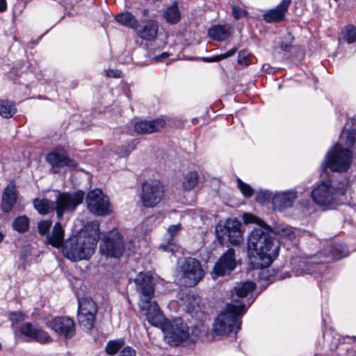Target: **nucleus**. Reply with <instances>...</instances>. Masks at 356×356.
I'll list each match as a JSON object with an SVG mask.
<instances>
[{
    "instance_id": "09e8293b",
    "label": "nucleus",
    "mask_w": 356,
    "mask_h": 356,
    "mask_svg": "<svg viewBox=\"0 0 356 356\" xmlns=\"http://www.w3.org/2000/svg\"><path fill=\"white\" fill-rule=\"evenodd\" d=\"M118 356H136V351L131 347L127 346L120 352Z\"/></svg>"
},
{
    "instance_id": "39448f33",
    "label": "nucleus",
    "mask_w": 356,
    "mask_h": 356,
    "mask_svg": "<svg viewBox=\"0 0 356 356\" xmlns=\"http://www.w3.org/2000/svg\"><path fill=\"white\" fill-rule=\"evenodd\" d=\"M136 290L139 294L138 307L142 312H144L146 318L150 313L154 314V306L157 310H161L156 302L152 301L154 294V286L152 283V278L147 273H140L134 280Z\"/></svg>"
},
{
    "instance_id": "f8f14e48",
    "label": "nucleus",
    "mask_w": 356,
    "mask_h": 356,
    "mask_svg": "<svg viewBox=\"0 0 356 356\" xmlns=\"http://www.w3.org/2000/svg\"><path fill=\"white\" fill-rule=\"evenodd\" d=\"M256 284L254 281H245L236 284L231 291V302L229 304L246 305L250 299L254 301L256 296H253Z\"/></svg>"
},
{
    "instance_id": "412c9836",
    "label": "nucleus",
    "mask_w": 356,
    "mask_h": 356,
    "mask_svg": "<svg viewBox=\"0 0 356 356\" xmlns=\"http://www.w3.org/2000/svg\"><path fill=\"white\" fill-rule=\"evenodd\" d=\"M165 124L163 118L152 120H141L135 123L134 129L138 134H149L159 131Z\"/></svg>"
},
{
    "instance_id": "f257e3e1",
    "label": "nucleus",
    "mask_w": 356,
    "mask_h": 356,
    "mask_svg": "<svg viewBox=\"0 0 356 356\" xmlns=\"http://www.w3.org/2000/svg\"><path fill=\"white\" fill-rule=\"evenodd\" d=\"M254 228L250 234L248 241V256L252 269L248 272L251 276L267 280L268 267L278 257L280 244L279 241L270 236L261 225Z\"/></svg>"
},
{
    "instance_id": "052dcab7",
    "label": "nucleus",
    "mask_w": 356,
    "mask_h": 356,
    "mask_svg": "<svg viewBox=\"0 0 356 356\" xmlns=\"http://www.w3.org/2000/svg\"><path fill=\"white\" fill-rule=\"evenodd\" d=\"M142 14H143V15L144 17L147 16V15H149V10H148V9H146V8L143 9V10H142Z\"/></svg>"
},
{
    "instance_id": "2f4dec72",
    "label": "nucleus",
    "mask_w": 356,
    "mask_h": 356,
    "mask_svg": "<svg viewBox=\"0 0 356 356\" xmlns=\"http://www.w3.org/2000/svg\"><path fill=\"white\" fill-rule=\"evenodd\" d=\"M52 194L49 195V197H55L56 200H83L85 193L82 191H79L72 196L70 193H61L57 191L50 192Z\"/></svg>"
},
{
    "instance_id": "dca6fc26",
    "label": "nucleus",
    "mask_w": 356,
    "mask_h": 356,
    "mask_svg": "<svg viewBox=\"0 0 356 356\" xmlns=\"http://www.w3.org/2000/svg\"><path fill=\"white\" fill-rule=\"evenodd\" d=\"M166 188L159 180H148L142 186V200H159L165 197Z\"/></svg>"
},
{
    "instance_id": "cd10ccee",
    "label": "nucleus",
    "mask_w": 356,
    "mask_h": 356,
    "mask_svg": "<svg viewBox=\"0 0 356 356\" xmlns=\"http://www.w3.org/2000/svg\"><path fill=\"white\" fill-rule=\"evenodd\" d=\"M199 174L195 170L188 172L184 175L181 181V188L185 191H191L194 189L199 181Z\"/></svg>"
},
{
    "instance_id": "79ce46f5",
    "label": "nucleus",
    "mask_w": 356,
    "mask_h": 356,
    "mask_svg": "<svg viewBox=\"0 0 356 356\" xmlns=\"http://www.w3.org/2000/svg\"><path fill=\"white\" fill-rule=\"evenodd\" d=\"M134 149V146L131 144L120 145L115 148V152L119 157H124L128 156Z\"/></svg>"
},
{
    "instance_id": "7ed1b4c3",
    "label": "nucleus",
    "mask_w": 356,
    "mask_h": 356,
    "mask_svg": "<svg viewBox=\"0 0 356 356\" xmlns=\"http://www.w3.org/2000/svg\"><path fill=\"white\" fill-rule=\"evenodd\" d=\"M99 238V222H88L66 241L63 250V254L72 261L88 259L94 254Z\"/></svg>"
},
{
    "instance_id": "6ab92c4d",
    "label": "nucleus",
    "mask_w": 356,
    "mask_h": 356,
    "mask_svg": "<svg viewBox=\"0 0 356 356\" xmlns=\"http://www.w3.org/2000/svg\"><path fill=\"white\" fill-rule=\"evenodd\" d=\"M298 193L295 189L276 192L274 194L268 190L260 189L256 193L255 200H293L298 197Z\"/></svg>"
},
{
    "instance_id": "20e7f679",
    "label": "nucleus",
    "mask_w": 356,
    "mask_h": 356,
    "mask_svg": "<svg viewBox=\"0 0 356 356\" xmlns=\"http://www.w3.org/2000/svg\"><path fill=\"white\" fill-rule=\"evenodd\" d=\"M252 304V299H250L245 305L227 303L213 321L212 339H215V337L218 336H235L241 329L242 316Z\"/></svg>"
},
{
    "instance_id": "5701e85b",
    "label": "nucleus",
    "mask_w": 356,
    "mask_h": 356,
    "mask_svg": "<svg viewBox=\"0 0 356 356\" xmlns=\"http://www.w3.org/2000/svg\"><path fill=\"white\" fill-rule=\"evenodd\" d=\"M143 26L138 31V35L145 40H154L156 38L159 31L158 22L154 19L142 21Z\"/></svg>"
},
{
    "instance_id": "a18cd8bd",
    "label": "nucleus",
    "mask_w": 356,
    "mask_h": 356,
    "mask_svg": "<svg viewBox=\"0 0 356 356\" xmlns=\"http://www.w3.org/2000/svg\"><path fill=\"white\" fill-rule=\"evenodd\" d=\"M341 248V245L339 244H334L331 245L330 252L327 255L326 257L330 258V259L337 260L342 258L343 256L341 254L337 253V251Z\"/></svg>"
},
{
    "instance_id": "680f3d73",
    "label": "nucleus",
    "mask_w": 356,
    "mask_h": 356,
    "mask_svg": "<svg viewBox=\"0 0 356 356\" xmlns=\"http://www.w3.org/2000/svg\"><path fill=\"white\" fill-rule=\"evenodd\" d=\"M135 247H136V245H135V244H134V245H133V248H129V247H128V250H129L131 252H134V251H135Z\"/></svg>"
},
{
    "instance_id": "603ef678",
    "label": "nucleus",
    "mask_w": 356,
    "mask_h": 356,
    "mask_svg": "<svg viewBox=\"0 0 356 356\" xmlns=\"http://www.w3.org/2000/svg\"><path fill=\"white\" fill-rule=\"evenodd\" d=\"M122 72L118 70H108L106 71V75L115 78H119L121 76Z\"/></svg>"
},
{
    "instance_id": "0eeeda50",
    "label": "nucleus",
    "mask_w": 356,
    "mask_h": 356,
    "mask_svg": "<svg viewBox=\"0 0 356 356\" xmlns=\"http://www.w3.org/2000/svg\"><path fill=\"white\" fill-rule=\"evenodd\" d=\"M216 234L221 242L227 238L229 243L234 245H239L243 241L242 225L236 218H228L219 222L216 227Z\"/></svg>"
},
{
    "instance_id": "72a5a7b5",
    "label": "nucleus",
    "mask_w": 356,
    "mask_h": 356,
    "mask_svg": "<svg viewBox=\"0 0 356 356\" xmlns=\"http://www.w3.org/2000/svg\"><path fill=\"white\" fill-rule=\"evenodd\" d=\"M17 109L15 105L8 101L0 100V115L6 118L13 116Z\"/></svg>"
},
{
    "instance_id": "7c9ffc66",
    "label": "nucleus",
    "mask_w": 356,
    "mask_h": 356,
    "mask_svg": "<svg viewBox=\"0 0 356 356\" xmlns=\"http://www.w3.org/2000/svg\"><path fill=\"white\" fill-rule=\"evenodd\" d=\"M179 230V225H172L168 228V232L170 234V238L168 241V243L166 244L162 243L160 245V248L162 250H163L164 251H170L172 253H175V252L177 251V248L173 239V236L175 235Z\"/></svg>"
},
{
    "instance_id": "a211bd4d",
    "label": "nucleus",
    "mask_w": 356,
    "mask_h": 356,
    "mask_svg": "<svg viewBox=\"0 0 356 356\" xmlns=\"http://www.w3.org/2000/svg\"><path fill=\"white\" fill-rule=\"evenodd\" d=\"M80 202H33L34 207L42 215L47 214L56 209L58 218L63 216V212L67 209L69 203H74L73 209Z\"/></svg>"
},
{
    "instance_id": "e433bc0d",
    "label": "nucleus",
    "mask_w": 356,
    "mask_h": 356,
    "mask_svg": "<svg viewBox=\"0 0 356 356\" xmlns=\"http://www.w3.org/2000/svg\"><path fill=\"white\" fill-rule=\"evenodd\" d=\"M237 186L243 196L246 198H250L254 193V189L248 184L244 183L241 179H236Z\"/></svg>"
},
{
    "instance_id": "9d476101",
    "label": "nucleus",
    "mask_w": 356,
    "mask_h": 356,
    "mask_svg": "<svg viewBox=\"0 0 356 356\" xmlns=\"http://www.w3.org/2000/svg\"><path fill=\"white\" fill-rule=\"evenodd\" d=\"M242 218L245 224L253 223L257 225H261V227H264L266 232H270L282 238L291 241H293L296 239V234L295 231L287 225H276L272 228L262 220L249 213H244Z\"/></svg>"
},
{
    "instance_id": "4c0bfd02",
    "label": "nucleus",
    "mask_w": 356,
    "mask_h": 356,
    "mask_svg": "<svg viewBox=\"0 0 356 356\" xmlns=\"http://www.w3.org/2000/svg\"><path fill=\"white\" fill-rule=\"evenodd\" d=\"M346 137L345 144L347 146H352L356 140V130L355 129H344L342 131L341 138Z\"/></svg>"
},
{
    "instance_id": "69168bd1",
    "label": "nucleus",
    "mask_w": 356,
    "mask_h": 356,
    "mask_svg": "<svg viewBox=\"0 0 356 356\" xmlns=\"http://www.w3.org/2000/svg\"><path fill=\"white\" fill-rule=\"evenodd\" d=\"M296 262V259H293V264H295Z\"/></svg>"
},
{
    "instance_id": "e2e57ef3",
    "label": "nucleus",
    "mask_w": 356,
    "mask_h": 356,
    "mask_svg": "<svg viewBox=\"0 0 356 356\" xmlns=\"http://www.w3.org/2000/svg\"><path fill=\"white\" fill-rule=\"evenodd\" d=\"M3 235L1 232H0V243L3 241Z\"/></svg>"
},
{
    "instance_id": "5fc2aeb1",
    "label": "nucleus",
    "mask_w": 356,
    "mask_h": 356,
    "mask_svg": "<svg viewBox=\"0 0 356 356\" xmlns=\"http://www.w3.org/2000/svg\"><path fill=\"white\" fill-rule=\"evenodd\" d=\"M169 56L170 54L168 52H163L157 56H155L154 57V60L155 61H162L166 59Z\"/></svg>"
},
{
    "instance_id": "6e6d98bb",
    "label": "nucleus",
    "mask_w": 356,
    "mask_h": 356,
    "mask_svg": "<svg viewBox=\"0 0 356 356\" xmlns=\"http://www.w3.org/2000/svg\"><path fill=\"white\" fill-rule=\"evenodd\" d=\"M300 266H301V264H299L297 268L293 267V268H294L293 273L296 276L302 275L304 274L307 273L303 268H300Z\"/></svg>"
},
{
    "instance_id": "2eb2a0df",
    "label": "nucleus",
    "mask_w": 356,
    "mask_h": 356,
    "mask_svg": "<svg viewBox=\"0 0 356 356\" xmlns=\"http://www.w3.org/2000/svg\"><path fill=\"white\" fill-rule=\"evenodd\" d=\"M47 326L65 339L72 337L75 332L73 320L67 316H58L47 322Z\"/></svg>"
},
{
    "instance_id": "c03bdc74",
    "label": "nucleus",
    "mask_w": 356,
    "mask_h": 356,
    "mask_svg": "<svg viewBox=\"0 0 356 356\" xmlns=\"http://www.w3.org/2000/svg\"><path fill=\"white\" fill-rule=\"evenodd\" d=\"M301 207H303V213L305 215L311 214V209H313L316 205L323 206L325 202H301Z\"/></svg>"
},
{
    "instance_id": "c85d7f7f",
    "label": "nucleus",
    "mask_w": 356,
    "mask_h": 356,
    "mask_svg": "<svg viewBox=\"0 0 356 356\" xmlns=\"http://www.w3.org/2000/svg\"><path fill=\"white\" fill-rule=\"evenodd\" d=\"M163 17L168 23L172 24H177L180 21L181 13L176 2L165 10Z\"/></svg>"
},
{
    "instance_id": "0e129e2a",
    "label": "nucleus",
    "mask_w": 356,
    "mask_h": 356,
    "mask_svg": "<svg viewBox=\"0 0 356 356\" xmlns=\"http://www.w3.org/2000/svg\"><path fill=\"white\" fill-rule=\"evenodd\" d=\"M290 277H291V275H287L286 276L284 277V278Z\"/></svg>"
},
{
    "instance_id": "423d86ee",
    "label": "nucleus",
    "mask_w": 356,
    "mask_h": 356,
    "mask_svg": "<svg viewBox=\"0 0 356 356\" xmlns=\"http://www.w3.org/2000/svg\"><path fill=\"white\" fill-rule=\"evenodd\" d=\"M351 152L343 147L340 144H336L326 154L321 164L323 170L330 168L332 171L345 172L350 167Z\"/></svg>"
},
{
    "instance_id": "473e14b6",
    "label": "nucleus",
    "mask_w": 356,
    "mask_h": 356,
    "mask_svg": "<svg viewBox=\"0 0 356 356\" xmlns=\"http://www.w3.org/2000/svg\"><path fill=\"white\" fill-rule=\"evenodd\" d=\"M29 227V219L26 216L17 217L13 222V228L19 233H24Z\"/></svg>"
},
{
    "instance_id": "c9c22d12",
    "label": "nucleus",
    "mask_w": 356,
    "mask_h": 356,
    "mask_svg": "<svg viewBox=\"0 0 356 356\" xmlns=\"http://www.w3.org/2000/svg\"><path fill=\"white\" fill-rule=\"evenodd\" d=\"M123 344V340L109 341L106 346L105 350L108 355H114L122 347Z\"/></svg>"
},
{
    "instance_id": "aec40b11",
    "label": "nucleus",
    "mask_w": 356,
    "mask_h": 356,
    "mask_svg": "<svg viewBox=\"0 0 356 356\" xmlns=\"http://www.w3.org/2000/svg\"><path fill=\"white\" fill-rule=\"evenodd\" d=\"M20 332L30 339L40 343H48L51 341V337L47 332L29 323L24 324L20 328Z\"/></svg>"
},
{
    "instance_id": "f3484780",
    "label": "nucleus",
    "mask_w": 356,
    "mask_h": 356,
    "mask_svg": "<svg viewBox=\"0 0 356 356\" xmlns=\"http://www.w3.org/2000/svg\"><path fill=\"white\" fill-rule=\"evenodd\" d=\"M236 266L235 251L228 249L218 260L213 267V274L216 277L223 276L230 273Z\"/></svg>"
},
{
    "instance_id": "f03ea898",
    "label": "nucleus",
    "mask_w": 356,
    "mask_h": 356,
    "mask_svg": "<svg viewBox=\"0 0 356 356\" xmlns=\"http://www.w3.org/2000/svg\"><path fill=\"white\" fill-rule=\"evenodd\" d=\"M154 308L156 307L154 306ZM147 321L163 331L166 341L171 346H177L184 341L193 343L198 340L201 334L198 327H188L180 318L169 321L157 309L154 310L153 316L150 313L147 314Z\"/></svg>"
},
{
    "instance_id": "1a4fd4ad",
    "label": "nucleus",
    "mask_w": 356,
    "mask_h": 356,
    "mask_svg": "<svg viewBox=\"0 0 356 356\" xmlns=\"http://www.w3.org/2000/svg\"><path fill=\"white\" fill-rule=\"evenodd\" d=\"M124 250L122 238L117 229L108 233L99 244L100 254L106 257L119 258Z\"/></svg>"
},
{
    "instance_id": "13d9d810",
    "label": "nucleus",
    "mask_w": 356,
    "mask_h": 356,
    "mask_svg": "<svg viewBox=\"0 0 356 356\" xmlns=\"http://www.w3.org/2000/svg\"><path fill=\"white\" fill-rule=\"evenodd\" d=\"M6 8V0H0V12L5 10Z\"/></svg>"
},
{
    "instance_id": "4d7b16f0",
    "label": "nucleus",
    "mask_w": 356,
    "mask_h": 356,
    "mask_svg": "<svg viewBox=\"0 0 356 356\" xmlns=\"http://www.w3.org/2000/svg\"><path fill=\"white\" fill-rule=\"evenodd\" d=\"M204 60H206L207 62H218L220 61V57L219 55H216L212 57L209 58H204Z\"/></svg>"
},
{
    "instance_id": "9b49d317",
    "label": "nucleus",
    "mask_w": 356,
    "mask_h": 356,
    "mask_svg": "<svg viewBox=\"0 0 356 356\" xmlns=\"http://www.w3.org/2000/svg\"><path fill=\"white\" fill-rule=\"evenodd\" d=\"M97 312L95 302L89 298L79 299L78 320L84 329L90 330L93 326V323Z\"/></svg>"
},
{
    "instance_id": "4be33fe9",
    "label": "nucleus",
    "mask_w": 356,
    "mask_h": 356,
    "mask_svg": "<svg viewBox=\"0 0 356 356\" xmlns=\"http://www.w3.org/2000/svg\"><path fill=\"white\" fill-rule=\"evenodd\" d=\"M47 161L54 167L76 168L77 163L74 160L70 159L65 152L54 151L47 155Z\"/></svg>"
},
{
    "instance_id": "a878e982",
    "label": "nucleus",
    "mask_w": 356,
    "mask_h": 356,
    "mask_svg": "<svg viewBox=\"0 0 356 356\" xmlns=\"http://www.w3.org/2000/svg\"><path fill=\"white\" fill-rule=\"evenodd\" d=\"M90 211L97 216H106L113 212L110 202H86Z\"/></svg>"
},
{
    "instance_id": "4468645a",
    "label": "nucleus",
    "mask_w": 356,
    "mask_h": 356,
    "mask_svg": "<svg viewBox=\"0 0 356 356\" xmlns=\"http://www.w3.org/2000/svg\"><path fill=\"white\" fill-rule=\"evenodd\" d=\"M179 304L192 316L199 318L203 313L204 305L202 298L192 292L181 293Z\"/></svg>"
},
{
    "instance_id": "37998d69",
    "label": "nucleus",
    "mask_w": 356,
    "mask_h": 356,
    "mask_svg": "<svg viewBox=\"0 0 356 356\" xmlns=\"http://www.w3.org/2000/svg\"><path fill=\"white\" fill-rule=\"evenodd\" d=\"M106 197L102 190L95 188L90 191L86 197V200H104Z\"/></svg>"
},
{
    "instance_id": "de8ad7c7",
    "label": "nucleus",
    "mask_w": 356,
    "mask_h": 356,
    "mask_svg": "<svg viewBox=\"0 0 356 356\" xmlns=\"http://www.w3.org/2000/svg\"><path fill=\"white\" fill-rule=\"evenodd\" d=\"M9 319L13 324L22 321L24 319V315L21 312H12L9 315Z\"/></svg>"
},
{
    "instance_id": "bf43d9fd",
    "label": "nucleus",
    "mask_w": 356,
    "mask_h": 356,
    "mask_svg": "<svg viewBox=\"0 0 356 356\" xmlns=\"http://www.w3.org/2000/svg\"><path fill=\"white\" fill-rule=\"evenodd\" d=\"M144 203V206L145 207H153L156 205L155 204V202H150V201H148V202H143Z\"/></svg>"
},
{
    "instance_id": "864d4df0",
    "label": "nucleus",
    "mask_w": 356,
    "mask_h": 356,
    "mask_svg": "<svg viewBox=\"0 0 356 356\" xmlns=\"http://www.w3.org/2000/svg\"><path fill=\"white\" fill-rule=\"evenodd\" d=\"M285 38L287 40V42L284 43L282 42L281 44V48H282V49H283L284 51H287L291 46V38L290 35H288L285 37Z\"/></svg>"
},
{
    "instance_id": "f704fd0d",
    "label": "nucleus",
    "mask_w": 356,
    "mask_h": 356,
    "mask_svg": "<svg viewBox=\"0 0 356 356\" xmlns=\"http://www.w3.org/2000/svg\"><path fill=\"white\" fill-rule=\"evenodd\" d=\"M18 197L16 186L13 183H10L5 188L2 200H17Z\"/></svg>"
},
{
    "instance_id": "49530a36",
    "label": "nucleus",
    "mask_w": 356,
    "mask_h": 356,
    "mask_svg": "<svg viewBox=\"0 0 356 356\" xmlns=\"http://www.w3.org/2000/svg\"><path fill=\"white\" fill-rule=\"evenodd\" d=\"M232 15L236 19H238L247 15V11L240 6H232Z\"/></svg>"
},
{
    "instance_id": "8fccbe9b",
    "label": "nucleus",
    "mask_w": 356,
    "mask_h": 356,
    "mask_svg": "<svg viewBox=\"0 0 356 356\" xmlns=\"http://www.w3.org/2000/svg\"><path fill=\"white\" fill-rule=\"evenodd\" d=\"M237 49L234 47L225 53L219 54L220 60H223L233 56L236 52Z\"/></svg>"
},
{
    "instance_id": "58836bf2",
    "label": "nucleus",
    "mask_w": 356,
    "mask_h": 356,
    "mask_svg": "<svg viewBox=\"0 0 356 356\" xmlns=\"http://www.w3.org/2000/svg\"><path fill=\"white\" fill-rule=\"evenodd\" d=\"M343 39L348 43H352L356 40V29L355 26H348L343 32Z\"/></svg>"
},
{
    "instance_id": "a19ab883",
    "label": "nucleus",
    "mask_w": 356,
    "mask_h": 356,
    "mask_svg": "<svg viewBox=\"0 0 356 356\" xmlns=\"http://www.w3.org/2000/svg\"><path fill=\"white\" fill-rule=\"evenodd\" d=\"M262 205L266 203H271L272 207L274 209H277L280 212H284L286 209L292 207V202H260Z\"/></svg>"
},
{
    "instance_id": "393cba45",
    "label": "nucleus",
    "mask_w": 356,
    "mask_h": 356,
    "mask_svg": "<svg viewBox=\"0 0 356 356\" xmlns=\"http://www.w3.org/2000/svg\"><path fill=\"white\" fill-rule=\"evenodd\" d=\"M234 32V27L231 24L216 25L208 30L210 38L217 41L227 40Z\"/></svg>"
},
{
    "instance_id": "bb28decb",
    "label": "nucleus",
    "mask_w": 356,
    "mask_h": 356,
    "mask_svg": "<svg viewBox=\"0 0 356 356\" xmlns=\"http://www.w3.org/2000/svg\"><path fill=\"white\" fill-rule=\"evenodd\" d=\"M332 193L330 182L323 181L312 190L311 195L313 200H323L329 198Z\"/></svg>"
},
{
    "instance_id": "3c124183",
    "label": "nucleus",
    "mask_w": 356,
    "mask_h": 356,
    "mask_svg": "<svg viewBox=\"0 0 356 356\" xmlns=\"http://www.w3.org/2000/svg\"><path fill=\"white\" fill-rule=\"evenodd\" d=\"M14 202H2L1 209L3 212L7 213L11 211L13 207Z\"/></svg>"
},
{
    "instance_id": "c756f323",
    "label": "nucleus",
    "mask_w": 356,
    "mask_h": 356,
    "mask_svg": "<svg viewBox=\"0 0 356 356\" xmlns=\"http://www.w3.org/2000/svg\"><path fill=\"white\" fill-rule=\"evenodd\" d=\"M116 21L122 26L136 29L138 21L136 17L129 12H124L118 14L115 16Z\"/></svg>"
},
{
    "instance_id": "b1692460",
    "label": "nucleus",
    "mask_w": 356,
    "mask_h": 356,
    "mask_svg": "<svg viewBox=\"0 0 356 356\" xmlns=\"http://www.w3.org/2000/svg\"><path fill=\"white\" fill-rule=\"evenodd\" d=\"M291 2V0H282L275 8L264 15V20L268 23H270L283 19Z\"/></svg>"
},
{
    "instance_id": "ea45409f",
    "label": "nucleus",
    "mask_w": 356,
    "mask_h": 356,
    "mask_svg": "<svg viewBox=\"0 0 356 356\" xmlns=\"http://www.w3.org/2000/svg\"><path fill=\"white\" fill-rule=\"evenodd\" d=\"M252 56L245 50H241L238 54V63L248 66L252 63Z\"/></svg>"
},
{
    "instance_id": "6e6552de",
    "label": "nucleus",
    "mask_w": 356,
    "mask_h": 356,
    "mask_svg": "<svg viewBox=\"0 0 356 356\" xmlns=\"http://www.w3.org/2000/svg\"><path fill=\"white\" fill-rule=\"evenodd\" d=\"M181 282L188 286L196 285L204 277V273L200 263L195 259L187 258L179 261Z\"/></svg>"
},
{
    "instance_id": "ddd939ff",
    "label": "nucleus",
    "mask_w": 356,
    "mask_h": 356,
    "mask_svg": "<svg viewBox=\"0 0 356 356\" xmlns=\"http://www.w3.org/2000/svg\"><path fill=\"white\" fill-rule=\"evenodd\" d=\"M51 227L50 220H42L38 225V229L40 234L47 235V243L54 248H60L63 244L64 229L60 222H56L51 234H49Z\"/></svg>"
}]
</instances>
